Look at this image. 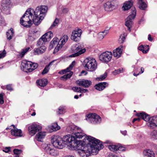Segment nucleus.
Segmentation results:
<instances>
[{
  "instance_id": "nucleus-1",
  "label": "nucleus",
  "mask_w": 157,
  "mask_h": 157,
  "mask_svg": "<svg viewBox=\"0 0 157 157\" xmlns=\"http://www.w3.org/2000/svg\"><path fill=\"white\" fill-rule=\"evenodd\" d=\"M48 10L47 6H38L36 8L35 11L31 8L28 9L21 18L20 24L25 27H30L33 23L31 19L29 18V16L32 18V12H33L34 15L33 19V22L35 25H38L45 16Z\"/></svg>"
},
{
  "instance_id": "nucleus-2",
  "label": "nucleus",
  "mask_w": 157,
  "mask_h": 157,
  "mask_svg": "<svg viewBox=\"0 0 157 157\" xmlns=\"http://www.w3.org/2000/svg\"><path fill=\"white\" fill-rule=\"evenodd\" d=\"M82 141L84 143L82 146H79L80 150L78 152L81 157H87L92 154L96 155L98 151L104 147V146L101 143H100V141L95 138L88 136L86 137Z\"/></svg>"
},
{
  "instance_id": "nucleus-3",
  "label": "nucleus",
  "mask_w": 157,
  "mask_h": 157,
  "mask_svg": "<svg viewBox=\"0 0 157 157\" xmlns=\"http://www.w3.org/2000/svg\"><path fill=\"white\" fill-rule=\"evenodd\" d=\"M51 142L53 146L60 149L63 148L64 145H67L71 150L79 149V146L83 145L82 140H77L74 136L70 135H66L62 138L56 136H53L51 137Z\"/></svg>"
},
{
  "instance_id": "nucleus-4",
  "label": "nucleus",
  "mask_w": 157,
  "mask_h": 157,
  "mask_svg": "<svg viewBox=\"0 0 157 157\" xmlns=\"http://www.w3.org/2000/svg\"><path fill=\"white\" fill-rule=\"evenodd\" d=\"M82 64L86 69L90 71H94L97 68V64L96 60L92 58H86L84 60Z\"/></svg>"
},
{
  "instance_id": "nucleus-5",
  "label": "nucleus",
  "mask_w": 157,
  "mask_h": 157,
  "mask_svg": "<svg viewBox=\"0 0 157 157\" xmlns=\"http://www.w3.org/2000/svg\"><path fill=\"white\" fill-rule=\"evenodd\" d=\"M141 118L146 121H149L148 126L151 128H153L157 127V116H153L151 118L149 115L143 112Z\"/></svg>"
},
{
  "instance_id": "nucleus-6",
  "label": "nucleus",
  "mask_w": 157,
  "mask_h": 157,
  "mask_svg": "<svg viewBox=\"0 0 157 157\" xmlns=\"http://www.w3.org/2000/svg\"><path fill=\"white\" fill-rule=\"evenodd\" d=\"M71 51L73 54L70 55V57H75L79 56L84 53L86 51L83 46L79 44H76L73 45L71 48Z\"/></svg>"
},
{
  "instance_id": "nucleus-7",
  "label": "nucleus",
  "mask_w": 157,
  "mask_h": 157,
  "mask_svg": "<svg viewBox=\"0 0 157 157\" xmlns=\"http://www.w3.org/2000/svg\"><path fill=\"white\" fill-rule=\"evenodd\" d=\"M131 14H130L126 19L125 25L128 27V30L131 31L130 28L132 24V20L135 18L136 15V10L135 7L131 10Z\"/></svg>"
},
{
  "instance_id": "nucleus-8",
  "label": "nucleus",
  "mask_w": 157,
  "mask_h": 157,
  "mask_svg": "<svg viewBox=\"0 0 157 157\" xmlns=\"http://www.w3.org/2000/svg\"><path fill=\"white\" fill-rule=\"evenodd\" d=\"M112 54L111 52L106 51L101 53L99 57V59L102 62L107 63L112 58Z\"/></svg>"
},
{
  "instance_id": "nucleus-9",
  "label": "nucleus",
  "mask_w": 157,
  "mask_h": 157,
  "mask_svg": "<svg viewBox=\"0 0 157 157\" xmlns=\"http://www.w3.org/2000/svg\"><path fill=\"white\" fill-rule=\"evenodd\" d=\"M42 127L36 124H33L28 127V130L30 135L31 136L34 135L36 133L41 130Z\"/></svg>"
},
{
  "instance_id": "nucleus-10",
  "label": "nucleus",
  "mask_w": 157,
  "mask_h": 157,
  "mask_svg": "<svg viewBox=\"0 0 157 157\" xmlns=\"http://www.w3.org/2000/svg\"><path fill=\"white\" fill-rule=\"evenodd\" d=\"M50 144L45 145L44 150L48 154L52 156H56L58 155V151L55 149L52 148Z\"/></svg>"
},
{
  "instance_id": "nucleus-11",
  "label": "nucleus",
  "mask_w": 157,
  "mask_h": 157,
  "mask_svg": "<svg viewBox=\"0 0 157 157\" xmlns=\"http://www.w3.org/2000/svg\"><path fill=\"white\" fill-rule=\"evenodd\" d=\"M82 33V31L80 29L75 30L72 32L71 37V39L75 42L78 41L80 39Z\"/></svg>"
},
{
  "instance_id": "nucleus-12",
  "label": "nucleus",
  "mask_w": 157,
  "mask_h": 157,
  "mask_svg": "<svg viewBox=\"0 0 157 157\" xmlns=\"http://www.w3.org/2000/svg\"><path fill=\"white\" fill-rule=\"evenodd\" d=\"M76 84L81 86H82L84 88H88L92 84L91 81L84 79H79L76 82Z\"/></svg>"
},
{
  "instance_id": "nucleus-13",
  "label": "nucleus",
  "mask_w": 157,
  "mask_h": 157,
  "mask_svg": "<svg viewBox=\"0 0 157 157\" xmlns=\"http://www.w3.org/2000/svg\"><path fill=\"white\" fill-rule=\"evenodd\" d=\"M115 4V2L114 0L107 2L104 5L105 10L107 11L113 10L114 9Z\"/></svg>"
},
{
  "instance_id": "nucleus-14",
  "label": "nucleus",
  "mask_w": 157,
  "mask_h": 157,
  "mask_svg": "<svg viewBox=\"0 0 157 157\" xmlns=\"http://www.w3.org/2000/svg\"><path fill=\"white\" fill-rule=\"evenodd\" d=\"M30 63H32V62L25 60H23L21 61V69L24 71L27 70L29 72V68Z\"/></svg>"
},
{
  "instance_id": "nucleus-15",
  "label": "nucleus",
  "mask_w": 157,
  "mask_h": 157,
  "mask_svg": "<svg viewBox=\"0 0 157 157\" xmlns=\"http://www.w3.org/2000/svg\"><path fill=\"white\" fill-rule=\"evenodd\" d=\"M108 83L106 82H99L96 84L94 87L95 88L99 91H102L108 86Z\"/></svg>"
},
{
  "instance_id": "nucleus-16",
  "label": "nucleus",
  "mask_w": 157,
  "mask_h": 157,
  "mask_svg": "<svg viewBox=\"0 0 157 157\" xmlns=\"http://www.w3.org/2000/svg\"><path fill=\"white\" fill-rule=\"evenodd\" d=\"M74 135H75L74 136L76 139H82L84 136H86V134H84V133L82 132V130L81 128L78 127V128L76 130V132L74 133ZM86 136L85 137H86ZM85 138L86 139V137Z\"/></svg>"
},
{
  "instance_id": "nucleus-17",
  "label": "nucleus",
  "mask_w": 157,
  "mask_h": 157,
  "mask_svg": "<svg viewBox=\"0 0 157 157\" xmlns=\"http://www.w3.org/2000/svg\"><path fill=\"white\" fill-rule=\"evenodd\" d=\"M10 132L11 134L13 136L17 137H21L22 136V131L20 129H12L11 130Z\"/></svg>"
},
{
  "instance_id": "nucleus-18",
  "label": "nucleus",
  "mask_w": 157,
  "mask_h": 157,
  "mask_svg": "<svg viewBox=\"0 0 157 157\" xmlns=\"http://www.w3.org/2000/svg\"><path fill=\"white\" fill-rule=\"evenodd\" d=\"M78 128V127L74 124H72L68 126L66 128L67 132L74 134L76 130Z\"/></svg>"
},
{
  "instance_id": "nucleus-19",
  "label": "nucleus",
  "mask_w": 157,
  "mask_h": 157,
  "mask_svg": "<svg viewBox=\"0 0 157 157\" xmlns=\"http://www.w3.org/2000/svg\"><path fill=\"white\" fill-rule=\"evenodd\" d=\"M46 47L45 46H42L38 47V48H35L34 49V54L39 55L43 53L46 50Z\"/></svg>"
},
{
  "instance_id": "nucleus-20",
  "label": "nucleus",
  "mask_w": 157,
  "mask_h": 157,
  "mask_svg": "<svg viewBox=\"0 0 157 157\" xmlns=\"http://www.w3.org/2000/svg\"><path fill=\"white\" fill-rule=\"evenodd\" d=\"M138 49L139 50L142 51L143 53L146 54L149 51V46L147 45L141 44L138 47Z\"/></svg>"
},
{
  "instance_id": "nucleus-21",
  "label": "nucleus",
  "mask_w": 157,
  "mask_h": 157,
  "mask_svg": "<svg viewBox=\"0 0 157 157\" xmlns=\"http://www.w3.org/2000/svg\"><path fill=\"white\" fill-rule=\"evenodd\" d=\"M143 155L144 157H155V154L154 152L149 149L144 151Z\"/></svg>"
},
{
  "instance_id": "nucleus-22",
  "label": "nucleus",
  "mask_w": 157,
  "mask_h": 157,
  "mask_svg": "<svg viewBox=\"0 0 157 157\" xmlns=\"http://www.w3.org/2000/svg\"><path fill=\"white\" fill-rule=\"evenodd\" d=\"M36 82L37 85L41 87H44L47 84L48 81L46 79H38L36 80Z\"/></svg>"
},
{
  "instance_id": "nucleus-23",
  "label": "nucleus",
  "mask_w": 157,
  "mask_h": 157,
  "mask_svg": "<svg viewBox=\"0 0 157 157\" xmlns=\"http://www.w3.org/2000/svg\"><path fill=\"white\" fill-rule=\"evenodd\" d=\"M47 41V39L46 38L43 37L42 36L39 39L36 44V46L39 47L42 46H44L45 42Z\"/></svg>"
},
{
  "instance_id": "nucleus-24",
  "label": "nucleus",
  "mask_w": 157,
  "mask_h": 157,
  "mask_svg": "<svg viewBox=\"0 0 157 157\" xmlns=\"http://www.w3.org/2000/svg\"><path fill=\"white\" fill-rule=\"evenodd\" d=\"M132 0L126 2L123 6V7H124V10L125 11L129 9L132 5Z\"/></svg>"
},
{
  "instance_id": "nucleus-25",
  "label": "nucleus",
  "mask_w": 157,
  "mask_h": 157,
  "mask_svg": "<svg viewBox=\"0 0 157 157\" xmlns=\"http://www.w3.org/2000/svg\"><path fill=\"white\" fill-rule=\"evenodd\" d=\"M45 135V133L44 132H39L36 135V138L37 141L41 142L42 140L44 137Z\"/></svg>"
},
{
  "instance_id": "nucleus-26",
  "label": "nucleus",
  "mask_w": 157,
  "mask_h": 157,
  "mask_svg": "<svg viewBox=\"0 0 157 157\" xmlns=\"http://www.w3.org/2000/svg\"><path fill=\"white\" fill-rule=\"evenodd\" d=\"M10 3L11 1L10 0H3L2 3V8L4 9H6L8 8Z\"/></svg>"
},
{
  "instance_id": "nucleus-27",
  "label": "nucleus",
  "mask_w": 157,
  "mask_h": 157,
  "mask_svg": "<svg viewBox=\"0 0 157 157\" xmlns=\"http://www.w3.org/2000/svg\"><path fill=\"white\" fill-rule=\"evenodd\" d=\"M29 68V72H31L35 70L38 67V65L37 63H30Z\"/></svg>"
},
{
  "instance_id": "nucleus-28",
  "label": "nucleus",
  "mask_w": 157,
  "mask_h": 157,
  "mask_svg": "<svg viewBox=\"0 0 157 157\" xmlns=\"http://www.w3.org/2000/svg\"><path fill=\"white\" fill-rule=\"evenodd\" d=\"M56 60H53L52 61L50 62L48 65H46L44 68V70H43V71L41 73V74L42 75H44L48 73L49 69V66L50 65H52V64L53 62H54Z\"/></svg>"
},
{
  "instance_id": "nucleus-29",
  "label": "nucleus",
  "mask_w": 157,
  "mask_h": 157,
  "mask_svg": "<svg viewBox=\"0 0 157 157\" xmlns=\"http://www.w3.org/2000/svg\"><path fill=\"white\" fill-rule=\"evenodd\" d=\"M95 117L92 118V120L94 123H100L101 121V118L99 115H97L96 113H94Z\"/></svg>"
},
{
  "instance_id": "nucleus-30",
  "label": "nucleus",
  "mask_w": 157,
  "mask_h": 157,
  "mask_svg": "<svg viewBox=\"0 0 157 157\" xmlns=\"http://www.w3.org/2000/svg\"><path fill=\"white\" fill-rule=\"evenodd\" d=\"M36 36H33L32 34H29L28 35V37L26 40V41L29 44L31 43L35 39L37 38Z\"/></svg>"
},
{
  "instance_id": "nucleus-31",
  "label": "nucleus",
  "mask_w": 157,
  "mask_h": 157,
  "mask_svg": "<svg viewBox=\"0 0 157 157\" xmlns=\"http://www.w3.org/2000/svg\"><path fill=\"white\" fill-rule=\"evenodd\" d=\"M53 34L51 31H49L44 34L42 36L43 37L46 38L47 39V41L48 40H49L51 38L53 37Z\"/></svg>"
},
{
  "instance_id": "nucleus-32",
  "label": "nucleus",
  "mask_w": 157,
  "mask_h": 157,
  "mask_svg": "<svg viewBox=\"0 0 157 157\" xmlns=\"http://www.w3.org/2000/svg\"><path fill=\"white\" fill-rule=\"evenodd\" d=\"M151 139L152 140H157V130H154L150 133Z\"/></svg>"
},
{
  "instance_id": "nucleus-33",
  "label": "nucleus",
  "mask_w": 157,
  "mask_h": 157,
  "mask_svg": "<svg viewBox=\"0 0 157 157\" xmlns=\"http://www.w3.org/2000/svg\"><path fill=\"white\" fill-rule=\"evenodd\" d=\"M61 44H58L57 46L56 47L55 49L54 50V51L53 52V53L54 54H55L56 52H57L59 50H60L61 48H62L63 45L64 44H63V41L61 42Z\"/></svg>"
},
{
  "instance_id": "nucleus-34",
  "label": "nucleus",
  "mask_w": 157,
  "mask_h": 157,
  "mask_svg": "<svg viewBox=\"0 0 157 157\" xmlns=\"http://www.w3.org/2000/svg\"><path fill=\"white\" fill-rule=\"evenodd\" d=\"M118 145H109V150L113 151H117Z\"/></svg>"
},
{
  "instance_id": "nucleus-35",
  "label": "nucleus",
  "mask_w": 157,
  "mask_h": 157,
  "mask_svg": "<svg viewBox=\"0 0 157 157\" xmlns=\"http://www.w3.org/2000/svg\"><path fill=\"white\" fill-rule=\"evenodd\" d=\"M65 109L63 107L60 106L58 109V111H57V113L58 115L62 114L65 113Z\"/></svg>"
},
{
  "instance_id": "nucleus-36",
  "label": "nucleus",
  "mask_w": 157,
  "mask_h": 157,
  "mask_svg": "<svg viewBox=\"0 0 157 157\" xmlns=\"http://www.w3.org/2000/svg\"><path fill=\"white\" fill-rule=\"evenodd\" d=\"M139 8L141 10H145L147 7V5L144 2H142L139 4Z\"/></svg>"
},
{
  "instance_id": "nucleus-37",
  "label": "nucleus",
  "mask_w": 157,
  "mask_h": 157,
  "mask_svg": "<svg viewBox=\"0 0 157 157\" xmlns=\"http://www.w3.org/2000/svg\"><path fill=\"white\" fill-rule=\"evenodd\" d=\"M123 47L122 46H120L118 48L115 50V51H116L117 53L118 54L119 56H120L122 52V50H123Z\"/></svg>"
},
{
  "instance_id": "nucleus-38",
  "label": "nucleus",
  "mask_w": 157,
  "mask_h": 157,
  "mask_svg": "<svg viewBox=\"0 0 157 157\" xmlns=\"http://www.w3.org/2000/svg\"><path fill=\"white\" fill-rule=\"evenodd\" d=\"M86 117L88 118V119H90V121H92V118H93L95 117L94 113H90L86 115Z\"/></svg>"
},
{
  "instance_id": "nucleus-39",
  "label": "nucleus",
  "mask_w": 157,
  "mask_h": 157,
  "mask_svg": "<svg viewBox=\"0 0 157 157\" xmlns=\"http://www.w3.org/2000/svg\"><path fill=\"white\" fill-rule=\"evenodd\" d=\"M52 127H54L55 131L58 130L60 128V127L58 125L57 123H55L52 124Z\"/></svg>"
},
{
  "instance_id": "nucleus-40",
  "label": "nucleus",
  "mask_w": 157,
  "mask_h": 157,
  "mask_svg": "<svg viewBox=\"0 0 157 157\" xmlns=\"http://www.w3.org/2000/svg\"><path fill=\"white\" fill-rule=\"evenodd\" d=\"M22 152V151L21 150L15 149L13 150V152L14 154L16 155H19Z\"/></svg>"
},
{
  "instance_id": "nucleus-41",
  "label": "nucleus",
  "mask_w": 157,
  "mask_h": 157,
  "mask_svg": "<svg viewBox=\"0 0 157 157\" xmlns=\"http://www.w3.org/2000/svg\"><path fill=\"white\" fill-rule=\"evenodd\" d=\"M81 87H73L72 88V90L75 92L81 93L82 91H81Z\"/></svg>"
},
{
  "instance_id": "nucleus-42",
  "label": "nucleus",
  "mask_w": 157,
  "mask_h": 157,
  "mask_svg": "<svg viewBox=\"0 0 157 157\" xmlns=\"http://www.w3.org/2000/svg\"><path fill=\"white\" fill-rule=\"evenodd\" d=\"M58 39V38H54L50 42V47L52 45V48L53 47V45L55 44H56L57 43L58 40H57Z\"/></svg>"
},
{
  "instance_id": "nucleus-43",
  "label": "nucleus",
  "mask_w": 157,
  "mask_h": 157,
  "mask_svg": "<svg viewBox=\"0 0 157 157\" xmlns=\"http://www.w3.org/2000/svg\"><path fill=\"white\" fill-rule=\"evenodd\" d=\"M123 71V69L119 68L117 70H115L113 71V73L114 75H116L117 74H119L122 72Z\"/></svg>"
},
{
  "instance_id": "nucleus-44",
  "label": "nucleus",
  "mask_w": 157,
  "mask_h": 157,
  "mask_svg": "<svg viewBox=\"0 0 157 157\" xmlns=\"http://www.w3.org/2000/svg\"><path fill=\"white\" fill-rule=\"evenodd\" d=\"M107 74L106 72H105L103 75H101L100 77L98 78V79L99 81L103 80L105 79L107 77Z\"/></svg>"
},
{
  "instance_id": "nucleus-45",
  "label": "nucleus",
  "mask_w": 157,
  "mask_h": 157,
  "mask_svg": "<svg viewBox=\"0 0 157 157\" xmlns=\"http://www.w3.org/2000/svg\"><path fill=\"white\" fill-rule=\"evenodd\" d=\"M10 149V147H6L3 149L2 151L6 153H9L11 151Z\"/></svg>"
},
{
  "instance_id": "nucleus-46",
  "label": "nucleus",
  "mask_w": 157,
  "mask_h": 157,
  "mask_svg": "<svg viewBox=\"0 0 157 157\" xmlns=\"http://www.w3.org/2000/svg\"><path fill=\"white\" fill-rule=\"evenodd\" d=\"M59 21V19L56 18L53 22V24L51 25L50 28H52L58 24Z\"/></svg>"
},
{
  "instance_id": "nucleus-47",
  "label": "nucleus",
  "mask_w": 157,
  "mask_h": 157,
  "mask_svg": "<svg viewBox=\"0 0 157 157\" xmlns=\"http://www.w3.org/2000/svg\"><path fill=\"white\" fill-rule=\"evenodd\" d=\"M3 94L1 93L0 94V104H3L4 102V101L3 100Z\"/></svg>"
},
{
  "instance_id": "nucleus-48",
  "label": "nucleus",
  "mask_w": 157,
  "mask_h": 157,
  "mask_svg": "<svg viewBox=\"0 0 157 157\" xmlns=\"http://www.w3.org/2000/svg\"><path fill=\"white\" fill-rule=\"evenodd\" d=\"M33 36H36V38H38L40 36L39 33L36 30H34L33 33Z\"/></svg>"
},
{
  "instance_id": "nucleus-49",
  "label": "nucleus",
  "mask_w": 157,
  "mask_h": 157,
  "mask_svg": "<svg viewBox=\"0 0 157 157\" xmlns=\"http://www.w3.org/2000/svg\"><path fill=\"white\" fill-rule=\"evenodd\" d=\"M63 40H62V41L63 42V44H64L67 41L68 39V36L67 35H64L63 37Z\"/></svg>"
},
{
  "instance_id": "nucleus-50",
  "label": "nucleus",
  "mask_w": 157,
  "mask_h": 157,
  "mask_svg": "<svg viewBox=\"0 0 157 157\" xmlns=\"http://www.w3.org/2000/svg\"><path fill=\"white\" fill-rule=\"evenodd\" d=\"M75 61H73L69 65V67H68L69 69L70 70H71L74 66V65L75 64Z\"/></svg>"
},
{
  "instance_id": "nucleus-51",
  "label": "nucleus",
  "mask_w": 157,
  "mask_h": 157,
  "mask_svg": "<svg viewBox=\"0 0 157 157\" xmlns=\"http://www.w3.org/2000/svg\"><path fill=\"white\" fill-rule=\"evenodd\" d=\"M117 150H119L121 151H125V148L123 146H118Z\"/></svg>"
},
{
  "instance_id": "nucleus-52",
  "label": "nucleus",
  "mask_w": 157,
  "mask_h": 157,
  "mask_svg": "<svg viewBox=\"0 0 157 157\" xmlns=\"http://www.w3.org/2000/svg\"><path fill=\"white\" fill-rule=\"evenodd\" d=\"M125 39V37L124 36H120L119 39V41L121 42V43H122L124 40Z\"/></svg>"
},
{
  "instance_id": "nucleus-53",
  "label": "nucleus",
  "mask_w": 157,
  "mask_h": 157,
  "mask_svg": "<svg viewBox=\"0 0 157 157\" xmlns=\"http://www.w3.org/2000/svg\"><path fill=\"white\" fill-rule=\"evenodd\" d=\"M6 52L5 50L0 54V58H3L6 55Z\"/></svg>"
},
{
  "instance_id": "nucleus-54",
  "label": "nucleus",
  "mask_w": 157,
  "mask_h": 157,
  "mask_svg": "<svg viewBox=\"0 0 157 157\" xmlns=\"http://www.w3.org/2000/svg\"><path fill=\"white\" fill-rule=\"evenodd\" d=\"M7 35V39L9 40L12 38L13 36L10 35L9 32H7L6 33Z\"/></svg>"
},
{
  "instance_id": "nucleus-55",
  "label": "nucleus",
  "mask_w": 157,
  "mask_h": 157,
  "mask_svg": "<svg viewBox=\"0 0 157 157\" xmlns=\"http://www.w3.org/2000/svg\"><path fill=\"white\" fill-rule=\"evenodd\" d=\"M6 89L7 90L9 91H12L13 90V89L10 85H8L6 86Z\"/></svg>"
},
{
  "instance_id": "nucleus-56",
  "label": "nucleus",
  "mask_w": 157,
  "mask_h": 157,
  "mask_svg": "<svg viewBox=\"0 0 157 157\" xmlns=\"http://www.w3.org/2000/svg\"><path fill=\"white\" fill-rule=\"evenodd\" d=\"M69 73H68L66 74L68 78H70L73 74V72L72 71H69Z\"/></svg>"
},
{
  "instance_id": "nucleus-57",
  "label": "nucleus",
  "mask_w": 157,
  "mask_h": 157,
  "mask_svg": "<svg viewBox=\"0 0 157 157\" xmlns=\"http://www.w3.org/2000/svg\"><path fill=\"white\" fill-rule=\"evenodd\" d=\"M48 129H49V132H52L55 131V130H54V127H52V125L48 127Z\"/></svg>"
},
{
  "instance_id": "nucleus-58",
  "label": "nucleus",
  "mask_w": 157,
  "mask_h": 157,
  "mask_svg": "<svg viewBox=\"0 0 157 157\" xmlns=\"http://www.w3.org/2000/svg\"><path fill=\"white\" fill-rule=\"evenodd\" d=\"M113 55L114 57H120V56H119V55L118 54L116 51H115V50H114L113 52Z\"/></svg>"
},
{
  "instance_id": "nucleus-59",
  "label": "nucleus",
  "mask_w": 157,
  "mask_h": 157,
  "mask_svg": "<svg viewBox=\"0 0 157 157\" xmlns=\"http://www.w3.org/2000/svg\"><path fill=\"white\" fill-rule=\"evenodd\" d=\"M68 78L66 75H65L61 77V80H66Z\"/></svg>"
},
{
  "instance_id": "nucleus-60",
  "label": "nucleus",
  "mask_w": 157,
  "mask_h": 157,
  "mask_svg": "<svg viewBox=\"0 0 157 157\" xmlns=\"http://www.w3.org/2000/svg\"><path fill=\"white\" fill-rule=\"evenodd\" d=\"M68 11V9L67 8H64L63 9L62 12L64 13H67Z\"/></svg>"
},
{
  "instance_id": "nucleus-61",
  "label": "nucleus",
  "mask_w": 157,
  "mask_h": 157,
  "mask_svg": "<svg viewBox=\"0 0 157 157\" xmlns=\"http://www.w3.org/2000/svg\"><path fill=\"white\" fill-rule=\"evenodd\" d=\"M25 53H26L25 52V51L22 50V51L20 53V56L21 57H22L25 55Z\"/></svg>"
},
{
  "instance_id": "nucleus-62",
  "label": "nucleus",
  "mask_w": 157,
  "mask_h": 157,
  "mask_svg": "<svg viewBox=\"0 0 157 157\" xmlns=\"http://www.w3.org/2000/svg\"><path fill=\"white\" fill-rule=\"evenodd\" d=\"M81 91H82L81 93H85L86 92H88V90L86 89H84L83 88H81Z\"/></svg>"
},
{
  "instance_id": "nucleus-63",
  "label": "nucleus",
  "mask_w": 157,
  "mask_h": 157,
  "mask_svg": "<svg viewBox=\"0 0 157 157\" xmlns=\"http://www.w3.org/2000/svg\"><path fill=\"white\" fill-rule=\"evenodd\" d=\"M70 70L69 69V68L67 67L66 69L63 70V71L64 73H66V72H68L70 71Z\"/></svg>"
},
{
  "instance_id": "nucleus-64",
  "label": "nucleus",
  "mask_w": 157,
  "mask_h": 157,
  "mask_svg": "<svg viewBox=\"0 0 157 157\" xmlns=\"http://www.w3.org/2000/svg\"><path fill=\"white\" fill-rule=\"evenodd\" d=\"M148 40L150 41H151L152 40V38L151 36V35L150 34H149L148 35Z\"/></svg>"
}]
</instances>
